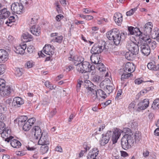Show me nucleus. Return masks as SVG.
<instances>
[{"label":"nucleus","mask_w":159,"mask_h":159,"mask_svg":"<svg viewBox=\"0 0 159 159\" xmlns=\"http://www.w3.org/2000/svg\"><path fill=\"white\" fill-rule=\"evenodd\" d=\"M152 107L155 110L159 108V98L156 99L155 100L152 104Z\"/></svg>","instance_id":"nucleus-35"},{"label":"nucleus","mask_w":159,"mask_h":159,"mask_svg":"<svg viewBox=\"0 0 159 159\" xmlns=\"http://www.w3.org/2000/svg\"><path fill=\"white\" fill-rule=\"evenodd\" d=\"M83 83L82 81H79L77 85V91L78 92L80 91L82 83Z\"/></svg>","instance_id":"nucleus-58"},{"label":"nucleus","mask_w":159,"mask_h":159,"mask_svg":"<svg viewBox=\"0 0 159 159\" xmlns=\"http://www.w3.org/2000/svg\"><path fill=\"white\" fill-rule=\"evenodd\" d=\"M154 133L155 135L159 136V127L155 130Z\"/></svg>","instance_id":"nucleus-64"},{"label":"nucleus","mask_w":159,"mask_h":159,"mask_svg":"<svg viewBox=\"0 0 159 159\" xmlns=\"http://www.w3.org/2000/svg\"><path fill=\"white\" fill-rule=\"evenodd\" d=\"M9 58L8 53L6 50L0 49V63H4Z\"/></svg>","instance_id":"nucleus-13"},{"label":"nucleus","mask_w":159,"mask_h":159,"mask_svg":"<svg viewBox=\"0 0 159 159\" xmlns=\"http://www.w3.org/2000/svg\"><path fill=\"white\" fill-rule=\"evenodd\" d=\"M33 63L32 61L27 62L25 64V66L27 68H30L33 66Z\"/></svg>","instance_id":"nucleus-51"},{"label":"nucleus","mask_w":159,"mask_h":159,"mask_svg":"<svg viewBox=\"0 0 159 159\" xmlns=\"http://www.w3.org/2000/svg\"><path fill=\"white\" fill-rule=\"evenodd\" d=\"M137 8L136 7L132 9L129 11H127L126 13V15L127 16H130L132 15L137 10Z\"/></svg>","instance_id":"nucleus-48"},{"label":"nucleus","mask_w":159,"mask_h":159,"mask_svg":"<svg viewBox=\"0 0 159 159\" xmlns=\"http://www.w3.org/2000/svg\"><path fill=\"white\" fill-rule=\"evenodd\" d=\"M96 93L98 95V96H99L103 99H105L107 98V95L106 93L102 89H98L96 91Z\"/></svg>","instance_id":"nucleus-33"},{"label":"nucleus","mask_w":159,"mask_h":159,"mask_svg":"<svg viewBox=\"0 0 159 159\" xmlns=\"http://www.w3.org/2000/svg\"><path fill=\"white\" fill-rule=\"evenodd\" d=\"M136 104L134 102H132L129 105L128 109L130 111H133L135 109Z\"/></svg>","instance_id":"nucleus-44"},{"label":"nucleus","mask_w":159,"mask_h":159,"mask_svg":"<svg viewBox=\"0 0 159 159\" xmlns=\"http://www.w3.org/2000/svg\"><path fill=\"white\" fill-rule=\"evenodd\" d=\"M15 20V17L14 16H11L8 19L5 23L7 24L8 23H10L11 22H14Z\"/></svg>","instance_id":"nucleus-53"},{"label":"nucleus","mask_w":159,"mask_h":159,"mask_svg":"<svg viewBox=\"0 0 159 159\" xmlns=\"http://www.w3.org/2000/svg\"><path fill=\"white\" fill-rule=\"evenodd\" d=\"M26 48V44H24L22 45L17 46L16 48V52L17 54H23L25 52V50Z\"/></svg>","instance_id":"nucleus-26"},{"label":"nucleus","mask_w":159,"mask_h":159,"mask_svg":"<svg viewBox=\"0 0 159 159\" xmlns=\"http://www.w3.org/2000/svg\"><path fill=\"white\" fill-rule=\"evenodd\" d=\"M63 36L62 35L57 36L54 37L52 39V41L59 43H61L63 40Z\"/></svg>","instance_id":"nucleus-43"},{"label":"nucleus","mask_w":159,"mask_h":159,"mask_svg":"<svg viewBox=\"0 0 159 159\" xmlns=\"http://www.w3.org/2000/svg\"><path fill=\"white\" fill-rule=\"evenodd\" d=\"M126 35V33H121L120 34V33L119 36L120 38V41L121 40H124L125 38Z\"/></svg>","instance_id":"nucleus-57"},{"label":"nucleus","mask_w":159,"mask_h":159,"mask_svg":"<svg viewBox=\"0 0 159 159\" xmlns=\"http://www.w3.org/2000/svg\"><path fill=\"white\" fill-rule=\"evenodd\" d=\"M10 14V12L7 11V8H4L0 10V18L5 19L8 17Z\"/></svg>","instance_id":"nucleus-22"},{"label":"nucleus","mask_w":159,"mask_h":159,"mask_svg":"<svg viewBox=\"0 0 159 159\" xmlns=\"http://www.w3.org/2000/svg\"><path fill=\"white\" fill-rule=\"evenodd\" d=\"M93 54L90 57V59L92 62L97 65L98 64H99L101 63V60L100 58V56L99 54Z\"/></svg>","instance_id":"nucleus-27"},{"label":"nucleus","mask_w":159,"mask_h":159,"mask_svg":"<svg viewBox=\"0 0 159 159\" xmlns=\"http://www.w3.org/2000/svg\"><path fill=\"white\" fill-rule=\"evenodd\" d=\"M148 68L152 70L157 71L159 70V64L157 65L155 62L149 63L147 65Z\"/></svg>","instance_id":"nucleus-28"},{"label":"nucleus","mask_w":159,"mask_h":159,"mask_svg":"<svg viewBox=\"0 0 159 159\" xmlns=\"http://www.w3.org/2000/svg\"><path fill=\"white\" fill-rule=\"evenodd\" d=\"M132 75V74L129 73H128L127 72H125L124 71V72L123 74H122L121 75V77L120 78V80L121 81H124L126 79H127L129 77H130Z\"/></svg>","instance_id":"nucleus-38"},{"label":"nucleus","mask_w":159,"mask_h":159,"mask_svg":"<svg viewBox=\"0 0 159 159\" xmlns=\"http://www.w3.org/2000/svg\"><path fill=\"white\" fill-rule=\"evenodd\" d=\"M152 23L149 22L145 25L144 26V30L146 32L147 34H150L152 31Z\"/></svg>","instance_id":"nucleus-30"},{"label":"nucleus","mask_w":159,"mask_h":159,"mask_svg":"<svg viewBox=\"0 0 159 159\" xmlns=\"http://www.w3.org/2000/svg\"><path fill=\"white\" fill-rule=\"evenodd\" d=\"M20 3L25 7H28L32 3V0H20Z\"/></svg>","instance_id":"nucleus-40"},{"label":"nucleus","mask_w":159,"mask_h":159,"mask_svg":"<svg viewBox=\"0 0 159 159\" xmlns=\"http://www.w3.org/2000/svg\"><path fill=\"white\" fill-rule=\"evenodd\" d=\"M135 69V66L133 63L127 62L126 63L125 68L124 71L125 72H130L131 73L134 71Z\"/></svg>","instance_id":"nucleus-20"},{"label":"nucleus","mask_w":159,"mask_h":159,"mask_svg":"<svg viewBox=\"0 0 159 159\" xmlns=\"http://www.w3.org/2000/svg\"><path fill=\"white\" fill-rule=\"evenodd\" d=\"M30 31L34 35L38 36L41 33V28L38 25H33L30 29Z\"/></svg>","instance_id":"nucleus-19"},{"label":"nucleus","mask_w":159,"mask_h":159,"mask_svg":"<svg viewBox=\"0 0 159 159\" xmlns=\"http://www.w3.org/2000/svg\"><path fill=\"white\" fill-rule=\"evenodd\" d=\"M23 38L25 39H27L26 41H30L32 38V36L28 33H24L23 35Z\"/></svg>","instance_id":"nucleus-42"},{"label":"nucleus","mask_w":159,"mask_h":159,"mask_svg":"<svg viewBox=\"0 0 159 159\" xmlns=\"http://www.w3.org/2000/svg\"><path fill=\"white\" fill-rule=\"evenodd\" d=\"M97 69L100 72H104L106 70V68L103 63L98 64L96 66Z\"/></svg>","instance_id":"nucleus-37"},{"label":"nucleus","mask_w":159,"mask_h":159,"mask_svg":"<svg viewBox=\"0 0 159 159\" xmlns=\"http://www.w3.org/2000/svg\"><path fill=\"white\" fill-rule=\"evenodd\" d=\"M149 100L148 99H145L143 101L139 102L138 104V110H143L146 109L149 106Z\"/></svg>","instance_id":"nucleus-18"},{"label":"nucleus","mask_w":159,"mask_h":159,"mask_svg":"<svg viewBox=\"0 0 159 159\" xmlns=\"http://www.w3.org/2000/svg\"><path fill=\"white\" fill-rule=\"evenodd\" d=\"M91 98L93 101L98 102L99 101L100 98H98V95L96 93V91L94 89L91 91H88Z\"/></svg>","instance_id":"nucleus-24"},{"label":"nucleus","mask_w":159,"mask_h":159,"mask_svg":"<svg viewBox=\"0 0 159 159\" xmlns=\"http://www.w3.org/2000/svg\"><path fill=\"white\" fill-rule=\"evenodd\" d=\"M36 121L35 118L34 117H33L29 119L27 121L31 125V126L33 125L35 122Z\"/></svg>","instance_id":"nucleus-52"},{"label":"nucleus","mask_w":159,"mask_h":159,"mask_svg":"<svg viewBox=\"0 0 159 159\" xmlns=\"http://www.w3.org/2000/svg\"><path fill=\"white\" fill-rule=\"evenodd\" d=\"M32 133L34 135V138L36 139H38L42 135L43 132L42 133L41 130L39 127L35 126L32 129Z\"/></svg>","instance_id":"nucleus-11"},{"label":"nucleus","mask_w":159,"mask_h":159,"mask_svg":"<svg viewBox=\"0 0 159 159\" xmlns=\"http://www.w3.org/2000/svg\"><path fill=\"white\" fill-rule=\"evenodd\" d=\"M11 9L14 13L17 14H20L24 11L23 6L20 3H14L11 6Z\"/></svg>","instance_id":"nucleus-10"},{"label":"nucleus","mask_w":159,"mask_h":159,"mask_svg":"<svg viewBox=\"0 0 159 159\" xmlns=\"http://www.w3.org/2000/svg\"><path fill=\"white\" fill-rule=\"evenodd\" d=\"M38 143L39 145H48L50 143V141L48 138L47 134L43 133L42 135L39 138Z\"/></svg>","instance_id":"nucleus-15"},{"label":"nucleus","mask_w":159,"mask_h":159,"mask_svg":"<svg viewBox=\"0 0 159 159\" xmlns=\"http://www.w3.org/2000/svg\"><path fill=\"white\" fill-rule=\"evenodd\" d=\"M138 126L137 123L133 120L130 124L131 128L132 129L136 128Z\"/></svg>","instance_id":"nucleus-55"},{"label":"nucleus","mask_w":159,"mask_h":159,"mask_svg":"<svg viewBox=\"0 0 159 159\" xmlns=\"http://www.w3.org/2000/svg\"><path fill=\"white\" fill-rule=\"evenodd\" d=\"M35 48L32 45H30L27 48V51L30 54L33 53L34 52Z\"/></svg>","instance_id":"nucleus-49"},{"label":"nucleus","mask_w":159,"mask_h":159,"mask_svg":"<svg viewBox=\"0 0 159 159\" xmlns=\"http://www.w3.org/2000/svg\"><path fill=\"white\" fill-rule=\"evenodd\" d=\"M128 30L130 34L139 36V38L145 41H147L148 43L151 41L150 39H147L143 36V34L138 28H134L133 27H129Z\"/></svg>","instance_id":"nucleus-7"},{"label":"nucleus","mask_w":159,"mask_h":159,"mask_svg":"<svg viewBox=\"0 0 159 159\" xmlns=\"http://www.w3.org/2000/svg\"><path fill=\"white\" fill-rule=\"evenodd\" d=\"M28 119L26 116H22L18 119V125L19 126L22 127L23 129L25 131L29 130L31 128V125L27 121Z\"/></svg>","instance_id":"nucleus-8"},{"label":"nucleus","mask_w":159,"mask_h":159,"mask_svg":"<svg viewBox=\"0 0 159 159\" xmlns=\"http://www.w3.org/2000/svg\"><path fill=\"white\" fill-rule=\"evenodd\" d=\"M84 85L85 88L88 90V91L94 89V84L89 80H85Z\"/></svg>","instance_id":"nucleus-25"},{"label":"nucleus","mask_w":159,"mask_h":159,"mask_svg":"<svg viewBox=\"0 0 159 159\" xmlns=\"http://www.w3.org/2000/svg\"><path fill=\"white\" fill-rule=\"evenodd\" d=\"M79 65V66L77 67V70L80 73H83L89 72L93 75L95 73V66L91 65L87 61H83Z\"/></svg>","instance_id":"nucleus-2"},{"label":"nucleus","mask_w":159,"mask_h":159,"mask_svg":"<svg viewBox=\"0 0 159 159\" xmlns=\"http://www.w3.org/2000/svg\"><path fill=\"white\" fill-rule=\"evenodd\" d=\"M150 46L152 48H154L156 47V43L155 41H153L150 43Z\"/></svg>","instance_id":"nucleus-63"},{"label":"nucleus","mask_w":159,"mask_h":159,"mask_svg":"<svg viewBox=\"0 0 159 159\" xmlns=\"http://www.w3.org/2000/svg\"><path fill=\"white\" fill-rule=\"evenodd\" d=\"M111 101L110 100H108L106 101L105 102L102 103V105L103 106V107H105L106 106L108 105L111 103Z\"/></svg>","instance_id":"nucleus-60"},{"label":"nucleus","mask_w":159,"mask_h":159,"mask_svg":"<svg viewBox=\"0 0 159 159\" xmlns=\"http://www.w3.org/2000/svg\"><path fill=\"white\" fill-rule=\"evenodd\" d=\"M143 81L140 79H136L134 81L135 83L136 84H141Z\"/></svg>","instance_id":"nucleus-59"},{"label":"nucleus","mask_w":159,"mask_h":159,"mask_svg":"<svg viewBox=\"0 0 159 159\" xmlns=\"http://www.w3.org/2000/svg\"><path fill=\"white\" fill-rule=\"evenodd\" d=\"M99 23H98L99 24H101L102 23H104V22H108V20L107 19L103 18L102 19H101L98 20Z\"/></svg>","instance_id":"nucleus-62"},{"label":"nucleus","mask_w":159,"mask_h":159,"mask_svg":"<svg viewBox=\"0 0 159 159\" xmlns=\"http://www.w3.org/2000/svg\"><path fill=\"white\" fill-rule=\"evenodd\" d=\"M140 45L138 42V44H136L134 42L130 41L127 43L126 47L129 51L131 53L135 55H137L139 52V46Z\"/></svg>","instance_id":"nucleus-9"},{"label":"nucleus","mask_w":159,"mask_h":159,"mask_svg":"<svg viewBox=\"0 0 159 159\" xmlns=\"http://www.w3.org/2000/svg\"><path fill=\"white\" fill-rule=\"evenodd\" d=\"M120 32L117 28L113 29L107 32V36L110 40L113 41L114 44L117 45L120 42V38L119 36Z\"/></svg>","instance_id":"nucleus-4"},{"label":"nucleus","mask_w":159,"mask_h":159,"mask_svg":"<svg viewBox=\"0 0 159 159\" xmlns=\"http://www.w3.org/2000/svg\"><path fill=\"white\" fill-rule=\"evenodd\" d=\"M45 86L49 89L51 90H52L53 89H54L55 87H54V86L52 85L51 84H50V82L48 81H47L45 82Z\"/></svg>","instance_id":"nucleus-46"},{"label":"nucleus","mask_w":159,"mask_h":159,"mask_svg":"<svg viewBox=\"0 0 159 159\" xmlns=\"http://www.w3.org/2000/svg\"><path fill=\"white\" fill-rule=\"evenodd\" d=\"M39 17L37 16H33L29 20V24L30 25H34L38 22Z\"/></svg>","instance_id":"nucleus-34"},{"label":"nucleus","mask_w":159,"mask_h":159,"mask_svg":"<svg viewBox=\"0 0 159 159\" xmlns=\"http://www.w3.org/2000/svg\"><path fill=\"white\" fill-rule=\"evenodd\" d=\"M10 131L9 129H6L5 128L3 129H2V132L1 133V136L3 139H4L5 140L9 142L11 139H12L13 138V137L12 136H10Z\"/></svg>","instance_id":"nucleus-14"},{"label":"nucleus","mask_w":159,"mask_h":159,"mask_svg":"<svg viewBox=\"0 0 159 159\" xmlns=\"http://www.w3.org/2000/svg\"><path fill=\"white\" fill-rule=\"evenodd\" d=\"M134 136L132 134H125L121 139V144L122 148L126 150L133 146L134 143Z\"/></svg>","instance_id":"nucleus-3"},{"label":"nucleus","mask_w":159,"mask_h":159,"mask_svg":"<svg viewBox=\"0 0 159 159\" xmlns=\"http://www.w3.org/2000/svg\"><path fill=\"white\" fill-rule=\"evenodd\" d=\"M84 61V59L82 57H79L78 58L77 61H75L74 62L75 65L76 66V68L77 69V67L79 66V64L82 63V62Z\"/></svg>","instance_id":"nucleus-45"},{"label":"nucleus","mask_w":159,"mask_h":159,"mask_svg":"<svg viewBox=\"0 0 159 159\" xmlns=\"http://www.w3.org/2000/svg\"><path fill=\"white\" fill-rule=\"evenodd\" d=\"M140 51L143 54L144 56H148L150 53V49L149 46L147 43L140 44Z\"/></svg>","instance_id":"nucleus-12"},{"label":"nucleus","mask_w":159,"mask_h":159,"mask_svg":"<svg viewBox=\"0 0 159 159\" xmlns=\"http://www.w3.org/2000/svg\"><path fill=\"white\" fill-rule=\"evenodd\" d=\"M5 66L4 64L0 65V75L3 74L5 72Z\"/></svg>","instance_id":"nucleus-50"},{"label":"nucleus","mask_w":159,"mask_h":159,"mask_svg":"<svg viewBox=\"0 0 159 159\" xmlns=\"http://www.w3.org/2000/svg\"><path fill=\"white\" fill-rule=\"evenodd\" d=\"M114 20L115 23L119 25L122 21V15L120 13H116L114 14Z\"/></svg>","instance_id":"nucleus-23"},{"label":"nucleus","mask_w":159,"mask_h":159,"mask_svg":"<svg viewBox=\"0 0 159 159\" xmlns=\"http://www.w3.org/2000/svg\"><path fill=\"white\" fill-rule=\"evenodd\" d=\"M152 38L153 39H156L157 41H158L157 39L159 38V30L156 28L154 30L153 32L151 33Z\"/></svg>","instance_id":"nucleus-32"},{"label":"nucleus","mask_w":159,"mask_h":159,"mask_svg":"<svg viewBox=\"0 0 159 159\" xmlns=\"http://www.w3.org/2000/svg\"><path fill=\"white\" fill-rule=\"evenodd\" d=\"M1 95L3 96H8L11 93V89L9 86H5L0 91Z\"/></svg>","instance_id":"nucleus-29"},{"label":"nucleus","mask_w":159,"mask_h":159,"mask_svg":"<svg viewBox=\"0 0 159 159\" xmlns=\"http://www.w3.org/2000/svg\"><path fill=\"white\" fill-rule=\"evenodd\" d=\"M95 73L93 75L91 73L92 75H93L91 77V80L96 83H98L101 81L100 77L98 75H94Z\"/></svg>","instance_id":"nucleus-36"},{"label":"nucleus","mask_w":159,"mask_h":159,"mask_svg":"<svg viewBox=\"0 0 159 159\" xmlns=\"http://www.w3.org/2000/svg\"><path fill=\"white\" fill-rule=\"evenodd\" d=\"M23 74V70L21 68L17 69L15 71V74L17 76L20 77Z\"/></svg>","instance_id":"nucleus-47"},{"label":"nucleus","mask_w":159,"mask_h":159,"mask_svg":"<svg viewBox=\"0 0 159 159\" xmlns=\"http://www.w3.org/2000/svg\"><path fill=\"white\" fill-rule=\"evenodd\" d=\"M40 152L42 154H44L47 152L48 150V147L47 145H41Z\"/></svg>","instance_id":"nucleus-39"},{"label":"nucleus","mask_w":159,"mask_h":159,"mask_svg":"<svg viewBox=\"0 0 159 159\" xmlns=\"http://www.w3.org/2000/svg\"><path fill=\"white\" fill-rule=\"evenodd\" d=\"M6 108L0 106V121H2L4 119V115H2L3 112L6 110Z\"/></svg>","instance_id":"nucleus-41"},{"label":"nucleus","mask_w":159,"mask_h":159,"mask_svg":"<svg viewBox=\"0 0 159 159\" xmlns=\"http://www.w3.org/2000/svg\"><path fill=\"white\" fill-rule=\"evenodd\" d=\"M134 136L135 142L136 143L139 142L141 139V136L137 134H136Z\"/></svg>","instance_id":"nucleus-54"},{"label":"nucleus","mask_w":159,"mask_h":159,"mask_svg":"<svg viewBox=\"0 0 159 159\" xmlns=\"http://www.w3.org/2000/svg\"><path fill=\"white\" fill-rule=\"evenodd\" d=\"M57 112L56 109H54L51 112L50 114L49 117H52Z\"/></svg>","instance_id":"nucleus-61"},{"label":"nucleus","mask_w":159,"mask_h":159,"mask_svg":"<svg viewBox=\"0 0 159 159\" xmlns=\"http://www.w3.org/2000/svg\"><path fill=\"white\" fill-rule=\"evenodd\" d=\"M99 153V150L97 148H94L92 150L90 151L87 156L88 159H92V158L96 157Z\"/></svg>","instance_id":"nucleus-21"},{"label":"nucleus","mask_w":159,"mask_h":159,"mask_svg":"<svg viewBox=\"0 0 159 159\" xmlns=\"http://www.w3.org/2000/svg\"><path fill=\"white\" fill-rule=\"evenodd\" d=\"M63 17L64 16L62 15L59 14L56 16L55 19L57 21H60Z\"/></svg>","instance_id":"nucleus-56"},{"label":"nucleus","mask_w":159,"mask_h":159,"mask_svg":"<svg viewBox=\"0 0 159 159\" xmlns=\"http://www.w3.org/2000/svg\"><path fill=\"white\" fill-rule=\"evenodd\" d=\"M120 135V130L117 128L115 129L113 133L111 131H108L105 134H102V138L100 141V144L102 146L105 145L108 143L111 136L113 143L114 144L117 142Z\"/></svg>","instance_id":"nucleus-1"},{"label":"nucleus","mask_w":159,"mask_h":159,"mask_svg":"<svg viewBox=\"0 0 159 159\" xmlns=\"http://www.w3.org/2000/svg\"><path fill=\"white\" fill-rule=\"evenodd\" d=\"M54 47L50 45H46L43 48V51L45 54L52 55L54 53Z\"/></svg>","instance_id":"nucleus-16"},{"label":"nucleus","mask_w":159,"mask_h":159,"mask_svg":"<svg viewBox=\"0 0 159 159\" xmlns=\"http://www.w3.org/2000/svg\"><path fill=\"white\" fill-rule=\"evenodd\" d=\"M23 99L19 97H15L12 102V106L15 107H18L24 104Z\"/></svg>","instance_id":"nucleus-17"},{"label":"nucleus","mask_w":159,"mask_h":159,"mask_svg":"<svg viewBox=\"0 0 159 159\" xmlns=\"http://www.w3.org/2000/svg\"><path fill=\"white\" fill-rule=\"evenodd\" d=\"M11 145L14 148H18L21 146V143L16 139H11L10 140Z\"/></svg>","instance_id":"nucleus-31"},{"label":"nucleus","mask_w":159,"mask_h":159,"mask_svg":"<svg viewBox=\"0 0 159 159\" xmlns=\"http://www.w3.org/2000/svg\"><path fill=\"white\" fill-rule=\"evenodd\" d=\"M113 86V84L111 83L110 80H104L100 84V88L103 89L108 95L112 93L114 89Z\"/></svg>","instance_id":"nucleus-6"},{"label":"nucleus","mask_w":159,"mask_h":159,"mask_svg":"<svg viewBox=\"0 0 159 159\" xmlns=\"http://www.w3.org/2000/svg\"><path fill=\"white\" fill-rule=\"evenodd\" d=\"M108 47L104 41H102L101 42L95 44L92 48L91 52L93 54H98L102 51H107Z\"/></svg>","instance_id":"nucleus-5"}]
</instances>
